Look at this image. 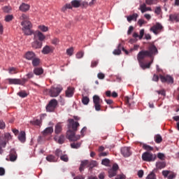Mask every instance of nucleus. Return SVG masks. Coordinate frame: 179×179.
<instances>
[{"label":"nucleus","mask_w":179,"mask_h":179,"mask_svg":"<svg viewBox=\"0 0 179 179\" xmlns=\"http://www.w3.org/2000/svg\"><path fill=\"white\" fill-rule=\"evenodd\" d=\"M58 43H59V40H58L57 38H55L52 40V44H54L55 45H57Z\"/></svg>","instance_id":"obj_61"},{"label":"nucleus","mask_w":179,"mask_h":179,"mask_svg":"<svg viewBox=\"0 0 179 179\" xmlns=\"http://www.w3.org/2000/svg\"><path fill=\"white\" fill-rule=\"evenodd\" d=\"M88 167H90V169H93V167H97V162H96V161L89 162L88 161Z\"/></svg>","instance_id":"obj_38"},{"label":"nucleus","mask_w":179,"mask_h":179,"mask_svg":"<svg viewBox=\"0 0 179 179\" xmlns=\"http://www.w3.org/2000/svg\"><path fill=\"white\" fill-rule=\"evenodd\" d=\"M139 15L137 13H134L131 15H129L127 17V21L130 23V22H132V20H134L135 22H136V19H138V17Z\"/></svg>","instance_id":"obj_27"},{"label":"nucleus","mask_w":179,"mask_h":179,"mask_svg":"<svg viewBox=\"0 0 179 179\" xmlns=\"http://www.w3.org/2000/svg\"><path fill=\"white\" fill-rule=\"evenodd\" d=\"M8 71H9V73H10L11 75L17 73V71L16 70V68H14V67L10 68Z\"/></svg>","instance_id":"obj_48"},{"label":"nucleus","mask_w":179,"mask_h":179,"mask_svg":"<svg viewBox=\"0 0 179 179\" xmlns=\"http://www.w3.org/2000/svg\"><path fill=\"white\" fill-rule=\"evenodd\" d=\"M16 159H17L16 152H11L10 154V162H15Z\"/></svg>","instance_id":"obj_36"},{"label":"nucleus","mask_w":179,"mask_h":179,"mask_svg":"<svg viewBox=\"0 0 179 179\" xmlns=\"http://www.w3.org/2000/svg\"><path fill=\"white\" fill-rule=\"evenodd\" d=\"M61 131H62V127L61 126V124H57L55 126V134H59L61 132Z\"/></svg>","instance_id":"obj_40"},{"label":"nucleus","mask_w":179,"mask_h":179,"mask_svg":"<svg viewBox=\"0 0 179 179\" xmlns=\"http://www.w3.org/2000/svg\"><path fill=\"white\" fill-rule=\"evenodd\" d=\"M97 78H99V79H104L106 78V75H104V73H99L97 75Z\"/></svg>","instance_id":"obj_58"},{"label":"nucleus","mask_w":179,"mask_h":179,"mask_svg":"<svg viewBox=\"0 0 179 179\" xmlns=\"http://www.w3.org/2000/svg\"><path fill=\"white\" fill-rule=\"evenodd\" d=\"M18 139L22 143H24L26 141V132L22 131L18 136Z\"/></svg>","instance_id":"obj_22"},{"label":"nucleus","mask_w":179,"mask_h":179,"mask_svg":"<svg viewBox=\"0 0 179 179\" xmlns=\"http://www.w3.org/2000/svg\"><path fill=\"white\" fill-rule=\"evenodd\" d=\"M0 176H5V169L0 167Z\"/></svg>","instance_id":"obj_64"},{"label":"nucleus","mask_w":179,"mask_h":179,"mask_svg":"<svg viewBox=\"0 0 179 179\" xmlns=\"http://www.w3.org/2000/svg\"><path fill=\"white\" fill-rule=\"evenodd\" d=\"M80 146H82V143L81 142H78V143H71V148L72 149H79V148H80Z\"/></svg>","instance_id":"obj_31"},{"label":"nucleus","mask_w":179,"mask_h":179,"mask_svg":"<svg viewBox=\"0 0 179 179\" xmlns=\"http://www.w3.org/2000/svg\"><path fill=\"white\" fill-rule=\"evenodd\" d=\"M31 47L32 48H34V50H38L39 48H41V47H43V42L34 40V42L31 43Z\"/></svg>","instance_id":"obj_15"},{"label":"nucleus","mask_w":179,"mask_h":179,"mask_svg":"<svg viewBox=\"0 0 179 179\" xmlns=\"http://www.w3.org/2000/svg\"><path fill=\"white\" fill-rule=\"evenodd\" d=\"M101 164H103V166H109V164H110V159H108L107 158L102 159Z\"/></svg>","instance_id":"obj_43"},{"label":"nucleus","mask_w":179,"mask_h":179,"mask_svg":"<svg viewBox=\"0 0 179 179\" xmlns=\"http://www.w3.org/2000/svg\"><path fill=\"white\" fill-rule=\"evenodd\" d=\"M68 131L66 132V138L70 142H76L80 139V135H76L78 128L80 127L79 122H76L73 119L68 120Z\"/></svg>","instance_id":"obj_1"},{"label":"nucleus","mask_w":179,"mask_h":179,"mask_svg":"<svg viewBox=\"0 0 179 179\" xmlns=\"http://www.w3.org/2000/svg\"><path fill=\"white\" fill-rule=\"evenodd\" d=\"M92 100L95 111H101V104H103V99H101L98 95H94Z\"/></svg>","instance_id":"obj_5"},{"label":"nucleus","mask_w":179,"mask_h":179,"mask_svg":"<svg viewBox=\"0 0 179 179\" xmlns=\"http://www.w3.org/2000/svg\"><path fill=\"white\" fill-rule=\"evenodd\" d=\"M34 75L37 76H40V75H43L44 73V70L41 67H36L33 71Z\"/></svg>","instance_id":"obj_19"},{"label":"nucleus","mask_w":179,"mask_h":179,"mask_svg":"<svg viewBox=\"0 0 179 179\" xmlns=\"http://www.w3.org/2000/svg\"><path fill=\"white\" fill-rule=\"evenodd\" d=\"M10 138V134H6L4 137H0V146L5 148L6 143H8V140Z\"/></svg>","instance_id":"obj_14"},{"label":"nucleus","mask_w":179,"mask_h":179,"mask_svg":"<svg viewBox=\"0 0 179 179\" xmlns=\"http://www.w3.org/2000/svg\"><path fill=\"white\" fill-rule=\"evenodd\" d=\"M85 167H89V161L88 160H84L81 162L80 166V171H83L85 170Z\"/></svg>","instance_id":"obj_23"},{"label":"nucleus","mask_w":179,"mask_h":179,"mask_svg":"<svg viewBox=\"0 0 179 179\" xmlns=\"http://www.w3.org/2000/svg\"><path fill=\"white\" fill-rule=\"evenodd\" d=\"M171 22H179V14H171L169 15Z\"/></svg>","instance_id":"obj_25"},{"label":"nucleus","mask_w":179,"mask_h":179,"mask_svg":"<svg viewBox=\"0 0 179 179\" xmlns=\"http://www.w3.org/2000/svg\"><path fill=\"white\" fill-rule=\"evenodd\" d=\"M19 9L20 10H21V12H27V10L30 9V6L29 4L22 3V5L20 6Z\"/></svg>","instance_id":"obj_21"},{"label":"nucleus","mask_w":179,"mask_h":179,"mask_svg":"<svg viewBox=\"0 0 179 179\" xmlns=\"http://www.w3.org/2000/svg\"><path fill=\"white\" fill-rule=\"evenodd\" d=\"M160 12H162V8L160 7H157L155 10V13L160 15Z\"/></svg>","instance_id":"obj_59"},{"label":"nucleus","mask_w":179,"mask_h":179,"mask_svg":"<svg viewBox=\"0 0 179 179\" xmlns=\"http://www.w3.org/2000/svg\"><path fill=\"white\" fill-rule=\"evenodd\" d=\"M146 24V21H145L143 19H140L138 20V24L140 26V27H142V25Z\"/></svg>","instance_id":"obj_54"},{"label":"nucleus","mask_w":179,"mask_h":179,"mask_svg":"<svg viewBox=\"0 0 179 179\" xmlns=\"http://www.w3.org/2000/svg\"><path fill=\"white\" fill-rule=\"evenodd\" d=\"M139 10H141V13H145V12H152V8L146 7V3H143L140 5Z\"/></svg>","instance_id":"obj_17"},{"label":"nucleus","mask_w":179,"mask_h":179,"mask_svg":"<svg viewBox=\"0 0 179 179\" xmlns=\"http://www.w3.org/2000/svg\"><path fill=\"white\" fill-rule=\"evenodd\" d=\"M9 85H24V83H26V82H27V80L26 79H17V78H8L7 79Z\"/></svg>","instance_id":"obj_9"},{"label":"nucleus","mask_w":179,"mask_h":179,"mask_svg":"<svg viewBox=\"0 0 179 179\" xmlns=\"http://www.w3.org/2000/svg\"><path fill=\"white\" fill-rule=\"evenodd\" d=\"M5 20H6V22H11V20H13V15H8L6 16Z\"/></svg>","instance_id":"obj_50"},{"label":"nucleus","mask_w":179,"mask_h":179,"mask_svg":"<svg viewBox=\"0 0 179 179\" xmlns=\"http://www.w3.org/2000/svg\"><path fill=\"white\" fill-rule=\"evenodd\" d=\"M142 160L143 162H155L157 159L156 155L150 152H145L142 154Z\"/></svg>","instance_id":"obj_6"},{"label":"nucleus","mask_w":179,"mask_h":179,"mask_svg":"<svg viewBox=\"0 0 179 179\" xmlns=\"http://www.w3.org/2000/svg\"><path fill=\"white\" fill-rule=\"evenodd\" d=\"M54 132V129L52 127H48L43 130L42 132L43 136H48V135H51Z\"/></svg>","instance_id":"obj_18"},{"label":"nucleus","mask_w":179,"mask_h":179,"mask_svg":"<svg viewBox=\"0 0 179 179\" xmlns=\"http://www.w3.org/2000/svg\"><path fill=\"white\" fill-rule=\"evenodd\" d=\"M156 92L158 93V94H161L162 96H166V91H164V90L156 91Z\"/></svg>","instance_id":"obj_60"},{"label":"nucleus","mask_w":179,"mask_h":179,"mask_svg":"<svg viewBox=\"0 0 179 179\" xmlns=\"http://www.w3.org/2000/svg\"><path fill=\"white\" fill-rule=\"evenodd\" d=\"M117 176V171L113 169H109L108 171V177L110 178H113V177H115Z\"/></svg>","instance_id":"obj_35"},{"label":"nucleus","mask_w":179,"mask_h":179,"mask_svg":"<svg viewBox=\"0 0 179 179\" xmlns=\"http://www.w3.org/2000/svg\"><path fill=\"white\" fill-rule=\"evenodd\" d=\"M157 157L158 159H159L160 160H163L164 159V154L162 153V152H159L157 154Z\"/></svg>","instance_id":"obj_57"},{"label":"nucleus","mask_w":179,"mask_h":179,"mask_svg":"<svg viewBox=\"0 0 179 179\" xmlns=\"http://www.w3.org/2000/svg\"><path fill=\"white\" fill-rule=\"evenodd\" d=\"M163 29V25L162 24L157 22L155 25L150 28V31H152L154 34H159L160 31Z\"/></svg>","instance_id":"obj_11"},{"label":"nucleus","mask_w":179,"mask_h":179,"mask_svg":"<svg viewBox=\"0 0 179 179\" xmlns=\"http://www.w3.org/2000/svg\"><path fill=\"white\" fill-rule=\"evenodd\" d=\"M145 58H150L149 53L146 50H141L137 55V60L142 69H148L150 68V63L145 64L143 59Z\"/></svg>","instance_id":"obj_3"},{"label":"nucleus","mask_w":179,"mask_h":179,"mask_svg":"<svg viewBox=\"0 0 179 179\" xmlns=\"http://www.w3.org/2000/svg\"><path fill=\"white\" fill-rule=\"evenodd\" d=\"M121 153L124 157H129L132 152H131V148L129 147H123L121 148Z\"/></svg>","instance_id":"obj_13"},{"label":"nucleus","mask_w":179,"mask_h":179,"mask_svg":"<svg viewBox=\"0 0 179 179\" xmlns=\"http://www.w3.org/2000/svg\"><path fill=\"white\" fill-rule=\"evenodd\" d=\"M34 40H36L38 41H41V43H43L45 40V36L41 31H36L34 33Z\"/></svg>","instance_id":"obj_10"},{"label":"nucleus","mask_w":179,"mask_h":179,"mask_svg":"<svg viewBox=\"0 0 179 179\" xmlns=\"http://www.w3.org/2000/svg\"><path fill=\"white\" fill-rule=\"evenodd\" d=\"M33 66H38L40 65V59L37 57H34L32 60Z\"/></svg>","instance_id":"obj_34"},{"label":"nucleus","mask_w":179,"mask_h":179,"mask_svg":"<svg viewBox=\"0 0 179 179\" xmlns=\"http://www.w3.org/2000/svg\"><path fill=\"white\" fill-rule=\"evenodd\" d=\"M146 5H156L157 0H145Z\"/></svg>","instance_id":"obj_42"},{"label":"nucleus","mask_w":179,"mask_h":179,"mask_svg":"<svg viewBox=\"0 0 179 179\" xmlns=\"http://www.w3.org/2000/svg\"><path fill=\"white\" fill-rule=\"evenodd\" d=\"M159 79L162 83H166V82H167V83H174V79L170 76H164L159 75Z\"/></svg>","instance_id":"obj_12"},{"label":"nucleus","mask_w":179,"mask_h":179,"mask_svg":"<svg viewBox=\"0 0 179 179\" xmlns=\"http://www.w3.org/2000/svg\"><path fill=\"white\" fill-rule=\"evenodd\" d=\"M154 139L156 143H162V142L163 141V138L160 134L155 135Z\"/></svg>","instance_id":"obj_30"},{"label":"nucleus","mask_w":179,"mask_h":179,"mask_svg":"<svg viewBox=\"0 0 179 179\" xmlns=\"http://www.w3.org/2000/svg\"><path fill=\"white\" fill-rule=\"evenodd\" d=\"M118 169H119V166H118V164H114L113 165V167H112V169H112V170H113L114 171H118Z\"/></svg>","instance_id":"obj_56"},{"label":"nucleus","mask_w":179,"mask_h":179,"mask_svg":"<svg viewBox=\"0 0 179 179\" xmlns=\"http://www.w3.org/2000/svg\"><path fill=\"white\" fill-rule=\"evenodd\" d=\"M143 149H144V150H146V152L153 151V147L145 143L143 144Z\"/></svg>","instance_id":"obj_33"},{"label":"nucleus","mask_w":179,"mask_h":179,"mask_svg":"<svg viewBox=\"0 0 179 179\" xmlns=\"http://www.w3.org/2000/svg\"><path fill=\"white\" fill-rule=\"evenodd\" d=\"M60 159L62 160V162H68L69 159L68 158V155H64L60 157Z\"/></svg>","instance_id":"obj_51"},{"label":"nucleus","mask_w":179,"mask_h":179,"mask_svg":"<svg viewBox=\"0 0 179 179\" xmlns=\"http://www.w3.org/2000/svg\"><path fill=\"white\" fill-rule=\"evenodd\" d=\"M126 178H127V176H125V175L119 174V175H117V176L115 179H126Z\"/></svg>","instance_id":"obj_55"},{"label":"nucleus","mask_w":179,"mask_h":179,"mask_svg":"<svg viewBox=\"0 0 179 179\" xmlns=\"http://www.w3.org/2000/svg\"><path fill=\"white\" fill-rule=\"evenodd\" d=\"M57 106L58 101H57V99H51L46 106V111H48L49 113H52L55 111V109L57 108Z\"/></svg>","instance_id":"obj_8"},{"label":"nucleus","mask_w":179,"mask_h":179,"mask_svg":"<svg viewBox=\"0 0 179 179\" xmlns=\"http://www.w3.org/2000/svg\"><path fill=\"white\" fill-rule=\"evenodd\" d=\"M17 94L18 96H20V97H22V99H24V97H27V93H26V92L24 91H21L18 92Z\"/></svg>","instance_id":"obj_44"},{"label":"nucleus","mask_w":179,"mask_h":179,"mask_svg":"<svg viewBox=\"0 0 179 179\" xmlns=\"http://www.w3.org/2000/svg\"><path fill=\"white\" fill-rule=\"evenodd\" d=\"M66 54L67 55H69L70 57L73 55V48H70L66 50Z\"/></svg>","instance_id":"obj_47"},{"label":"nucleus","mask_w":179,"mask_h":179,"mask_svg":"<svg viewBox=\"0 0 179 179\" xmlns=\"http://www.w3.org/2000/svg\"><path fill=\"white\" fill-rule=\"evenodd\" d=\"M55 156H57V157H59L62 156V150L57 149L55 151Z\"/></svg>","instance_id":"obj_53"},{"label":"nucleus","mask_w":179,"mask_h":179,"mask_svg":"<svg viewBox=\"0 0 179 179\" xmlns=\"http://www.w3.org/2000/svg\"><path fill=\"white\" fill-rule=\"evenodd\" d=\"M71 9L72 8H79L80 6V1L79 0H73L71 1Z\"/></svg>","instance_id":"obj_28"},{"label":"nucleus","mask_w":179,"mask_h":179,"mask_svg":"<svg viewBox=\"0 0 179 179\" xmlns=\"http://www.w3.org/2000/svg\"><path fill=\"white\" fill-rule=\"evenodd\" d=\"M35 57L36 53L32 51H28L25 54V58L26 59H28V61H32Z\"/></svg>","instance_id":"obj_16"},{"label":"nucleus","mask_w":179,"mask_h":179,"mask_svg":"<svg viewBox=\"0 0 179 179\" xmlns=\"http://www.w3.org/2000/svg\"><path fill=\"white\" fill-rule=\"evenodd\" d=\"M43 54H50V52H52V47L49 45H45L42 50Z\"/></svg>","instance_id":"obj_26"},{"label":"nucleus","mask_w":179,"mask_h":179,"mask_svg":"<svg viewBox=\"0 0 179 179\" xmlns=\"http://www.w3.org/2000/svg\"><path fill=\"white\" fill-rule=\"evenodd\" d=\"M114 55H120L121 54V50L116 49L113 51Z\"/></svg>","instance_id":"obj_63"},{"label":"nucleus","mask_w":179,"mask_h":179,"mask_svg":"<svg viewBox=\"0 0 179 179\" xmlns=\"http://www.w3.org/2000/svg\"><path fill=\"white\" fill-rule=\"evenodd\" d=\"M39 30H41V31L45 32L48 31V27H45V25H40L38 26Z\"/></svg>","instance_id":"obj_45"},{"label":"nucleus","mask_w":179,"mask_h":179,"mask_svg":"<svg viewBox=\"0 0 179 179\" xmlns=\"http://www.w3.org/2000/svg\"><path fill=\"white\" fill-rule=\"evenodd\" d=\"M74 93H75V88L68 87L67 90L66 91V97H73Z\"/></svg>","instance_id":"obj_20"},{"label":"nucleus","mask_w":179,"mask_h":179,"mask_svg":"<svg viewBox=\"0 0 179 179\" xmlns=\"http://www.w3.org/2000/svg\"><path fill=\"white\" fill-rule=\"evenodd\" d=\"M156 167L159 170H162V169H164L166 167V162H159L156 163Z\"/></svg>","instance_id":"obj_29"},{"label":"nucleus","mask_w":179,"mask_h":179,"mask_svg":"<svg viewBox=\"0 0 179 179\" xmlns=\"http://www.w3.org/2000/svg\"><path fill=\"white\" fill-rule=\"evenodd\" d=\"M81 101L83 104H84V106H87V104H89V103L90 102V99H89L88 96H85L83 95Z\"/></svg>","instance_id":"obj_32"},{"label":"nucleus","mask_w":179,"mask_h":179,"mask_svg":"<svg viewBox=\"0 0 179 179\" xmlns=\"http://www.w3.org/2000/svg\"><path fill=\"white\" fill-rule=\"evenodd\" d=\"M30 124H31V125L40 126V124H41V121H40V120L38 119H36L30 121Z\"/></svg>","instance_id":"obj_41"},{"label":"nucleus","mask_w":179,"mask_h":179,"mask_svg":"<svg viewBox=\"0 0 179 179\" xmlns=\"http://www.w3.org/2000/svg\"><path fill=\"white\" fill-rule=\"evenodd\" d=\"M46 160L50 162H57V159H55V157L54 155H48V157H46Z\"/></svg>","instance_id":"obj_39"},{"label":"nucleus","mask_w":179,"mask_h":179,"mask_svg":"<svg viewBox=\"0 0 179 179\" xmlns=\"http://www.w3.org/2000/svg\"><path fill=\"white\" fill-rule=\"evenodd\" d=\"M62 87L60 85L51 87L50 89L46 90L50 97H58L62 92Z\"/></svg>","instance_id":"obj_4"},{"label":"nucleus","mask_w":179,"mask_h":179,"mask_svg":"<svg viewBox=\"0 0 179 179\" xmlns=\"http://www.w3.org/2000/svg\"><path fill=\"white\" fill-rule=\"evenodd\" d=\"M146 51L148 55H150V58H155V55L159 54V50H157V48L155 45V43H150Z\"/></svg>","instance_id":"obj_7"},{"label":"nucleus","mask_w":179,"mask_h":179,"mask_svg":"<svg viewBox=\"0 0 179 179\" xmlns=\"http://www.w3.org/2000/svg\"><path fill=\"white\" fill-rule=\"evenodd\" d=\"M20 20H23L21 22V25L22 26V30L24 32V34L26 36H31L32 32H31V22L29 21V16L26 14H22V16L20 17Z\"/></svg>","instance_id":"obj_2"},{"label":"nucleus","mask_w":179,"mask_h":179,"mask_svg":"<svg viewBox=\"0 0 179 179\" xmlns=\"http://www.w3.org/2000/svg\"><path fill=\"white\" fill-rule=\"evenodd\" d=\"M67 9H72V6L71 5V3H66V5H64L62 8V12H66Z\"/></svg>","instance_id":"obj_37"},{"label":"nucleus","mask_w":179,"mask_h":179,"mask_svg":"<svg viewBox=\"0 0 179 179\" xmlns=\"http://www.w3.org/2000/svg\"><path fill=\"white\" fill-rule=\"evenodd\" d=\"M146 179H156V175L155 173L151 172L148 176L146 177Z\"/></svg>","instance_id":"obj_46"},{"label":"nucleus","mask_w":179,"mask_h":179,"mask_svg":"<svg viewBox=\"0 0 179 179\" xmlns=\"http://www.w3.org/2000/svg\"><path fill=\"white\" fill-rule=\"evenodd\" d=\"M84 54L85 53L83 51L77 52L76 58H78V59H80V58H83Z\"/></svg>","instance_id":"obj_49"},{"label":"nucleus","mask_w":179,"mask_h":179,"mask_svg":"<svg viewBox=\"0 0 179 179\" xmlns=\"http://www.w3.org/2000/svg\"><path fill=\"white\" fill-rule=\"evenodd\" d=\"M54 140L59 143V145H62L65 142V136L64 135H61L59 138L54 137Z\"/></svg>","instance_id":"obj_24"},{"label":"nucleus","mask_w":179,"mask_h":179,"mask_svg":"<svg viewBox=\"0 0 179 179\" xmlns=\"http://www.w3.org/2000/svg\"><path fill=\"white\" fill-rule=\"evenodd\" d=\"M99 65V60L92 61L91 63V68H96Z\"/></svg>","instance_id":"obj_52"},{"label":"nucleus","mask_w":179,"mask_h":179,"mask_svg":"<svg viewBox=\"0 0 179 179\" xmlns=\"http://www.w3.org/2000/svg\"><path fill=\"white\" fill-rule=\"evenodd\" d=\"M169 174H170V171H162V176H164V177H168Z\"/></svg>","instance_id":"obj_62"}]
</instances>
